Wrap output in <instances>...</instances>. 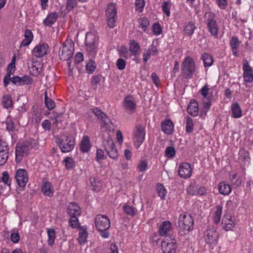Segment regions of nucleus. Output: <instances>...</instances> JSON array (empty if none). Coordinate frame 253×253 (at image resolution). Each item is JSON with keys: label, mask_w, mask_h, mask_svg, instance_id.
<instances>
[{"label": "nucleus", "mask_w": 253, "mask_h": 253, "mask_svg": "<svg viewBox=\"0 0 253 253\" xmlns=\"http://www.w3.org/2000/svg\"><path fill=\"white\" fill-rule=\"evenodd\" d=\"M94 225L97 230L100 232V236L103 238H108L110 233L108 231L110 227V221L105 215H97L94 220Z\"/></svg>", "instance_id": "f257e3e1"}, {"label": "nucleus", "mask_w": 253, "mask_h": 253, "mask_svg": "<svg viewBox=\"0 0 253 253\" xmlns=\"http://www.w3.org/2000/svg\"><path fill=\"white\" fill-rule=\"evenodd\" d=\"M178 233L182 236L192 231L194 228V219L190 214H181L178 221Z\"/></svg>", "instance_id": "f03ea898"}, {"label": "nucleus", "mask_w": 253, "mask_h": 253, "mask_svg": "<svg viewBox=\"0 0 253 253\" xmlns=\"http://www.w3.org/2000/svg\"><path fill=\"white\" fill-rule=\"evenodd\" d=\"M74 51V42L72 40H66L59 49V58L63 61H68L73 57Z\"/></svg>", "instance_id": "7ed1b4c3"}, {"label": "nucleus", "mask_w": 253, "mask_h": 253, "mask_svg": "<svg viewBox=\"0 0 253 253\" xmlns=\"http://www.w3.org/2000/svg\"><path fill=\"white\" fill-rule=\"evenodd\" d=\"M205 17L208 31L212 36L217 38L219 27L215 20L214 13L212 12H207L205 14Z\"/></svg>", "instance_id": "20e7f679"}, {"label": "nucleus", "mask_w": 253, "mask_h": 253, "mask_svg": "<svg viewBox=\"0 0 253 253\" xmlns=\"http://www.w3.org/2000/svg\"><path fill=\"white\" fill-rule=\"evenodd\" d=\"M55 142L58 143L61 151L63 153L71 151L75 145V140L71 136L64 135L61 138H55Z\"/></svg>", "instance_id": "39448f33"}, {"label": "nucleus", "mask_w": 253, "mask_h": 253, "mask_svg": "<svg viewBox=\"0 0 253 253\" xmlns=\"http://www.w3.org/2000/svg\"><path fill=\"white\" fill-rule=\"evenodd\" d=\"M181 73L185 79L192 77L195 70V64L193 59L190 57H186L181 65Z\"/></svg>", "instance_id": "423d86ee"}, {"label": "nucleus", "mask_w": 253, "mask_h": 253, "mask_svg": "<svg viewBox=\"0 0 253 253\" xmlns=\"http://www.w3.org/2000/svg\"><path fill=\"white\" fill-rule=\"evenodd\" d=\"M98 38L97 36L92 33L86 34L85 43L86 49L90 54L94 55L96 53L98 48Z\"/></svg>", "instance_id": "0eeeda50"}, {"label": "nucleus", "mask_w": 253, "mask_h": 253, "mask_svg": "<svg viewBox=\"0 0 253 253\" xmlns=\"http://www.w3.org/2000/svg\"><path fill=\"white\" fill-rule=\"evenodd\" d=\"M107 24L109 27L114 28L117 19L116 6L114 3H109L106 10Z\"/></svg>", "instance_id": "6e6552de"}, {"label": "nucleus", "mask_w": 253, "mask_h": 253, "mask_svg": "<svg viewBox=\"0 0 253 253\" xmlns=\"http://www.w3.org/2000/svg\"><path fill=\"white\" fill-rule=\"evenodd\" d=\"M145 136L144 127L140 125L135 126L133 132V141L136 148H138L143 142Z\"/></svg>", "instance_id": "1a4fd4ad"}, {"label": "nucleus", "mask_w": 253, "mask_h": 253, "mask_svg": "<svg viewBox=\"0 0 253 253\" xmlns=\"http://www.w3.org/2000/svg\"><path fill=\"white\" fill-rule=\"evenodd\" d=\"M9 146L4 140L0 139V166L4 165L9 155Z\"/></svg>", "instance_id": "9d476101"}, {"label": "nucleus", "mask_w": 253, "mask_h": 253, "mask_svg": "<svg viewBox=\"0 0 253 253\" xmlns=\"http://www.w3.org/2000/svg\"><path fill=\"white\" fill-rule=\"evenodd\" d=\"M171 241H163L161 243L162 250L164 253H175L177 249L176 243L174 238L171 236Z\"/></svg>", "instance_id": "9b49d317"}, {"label": "nucleus", "mask_w": 253, "mask_h": 253, "mask_svg": "<svg viewBox=\"0 0 253 253\" xmlns=\"http://www.w3.org/2000/svg\"><path fill=\"white\" fill-rule=\"evenodd\" d=\"M204 237L207 244H215L217 242L218 235L214 227H209L205 232Z\"/></svg>", "instance_id": "f8f14e48"}, {"label": "nucleus", "mask_w": 253, "mask_h": 253, "mask_svg": "<svg viewBox=\"0 0 253 253\" xmlns=\"http://www.w3.org/2000/svg\"><path fill=\"white\" fill-rule=\"evenodd\" d=\"M15 178L19 187H25L28 181L27 170L25 169H17L15 173Z\"/></svg>", "instance_id": "ddd939ff"}, {"label": "nucleus", "mask_w": 253, "mask_h": 253, "mask_svg": "<svg viewBox=\"0 0 253 253\" xmlns=\"http://www.w3.org/2000/svg\"><path fill=\"white\" fill-rule=\"evenodd\" d=\"M243 70L244 71L243 77L244 81L247 83H252L253 82V70L246 59L243 61Z\"/></svg>", "instance_id": "4468645a"}, {"label": "nucleus", "mask_w": 253, "mask_h": 253, "mask_svg": "<svg viewBox=\"0 0 253 253\" xmlns=\"http://www.w3.org/2000/svg\"><path fill=\"white\" fill-rule=\"evenodd\" d=\"M123 106L126 112L133 114L136 110V104L134 98L132 95H127L124 99Z\"/></svg>", "instance_id": "2eb2a0df"}, {"label": "nucleus", "mask_w": 253, "mask_h": 253, "mask_svg": "<svg viewBox=\"0 0 253 253\" xmlns=\"http://www.w3.org/2000/svg\"><path fill=\"white\" fill-rule=\"evenodd\" d=\"M192 174V169L189 164L183 163L180 164L178 167V174L183 178H189Z\"/></svg>", "instance_id": "dca6fc26"}, {"label": "nucleus", "mask_w": 253, "mask_h": 253, "mask_svg": "<svg viewBox=\"0 0 253 253\" xmlns=\"http://www.w3.org/2000/svg\"><path fill=\"white\" fill-rule=\"evenodd\" d=\"M172 231V223L169 221H163L159 227V232L161 236H171L170 233Z\"/></svg>", "instance_id": "f3484780"}, {"label": "nucleus", "mask_w": 253, "mask_h": 253, "mask_svg": "<svg viewBox=\"0 0 253 253\" xmlns=\"http://www.w3.org/2000/svg\"><path fill=\"white\" fill-rule=\"evenodd\" d=\"M92 112L102 121L104 127H110V125H112V122L104 112L97 108L93 109Z\"/></svg>", "instance_id": "a211bd4d"}, {"label": "nucleus", "mask_w": 253, "mask_h": 253, "mask_svg": "<svg viewBox=\"0 0 253 253\" xmlns=\"http://www.w3.org/2000/svg\"><path fill=\"white\" fill-rule=\"evenodd\" d=\"M222 228L226 231L231 230L235 225L234 218L230 214H225L221 222Z\"/></svg>", "instance_id": "6ab92c4d"}, {"label": "nucleus", "mask_w": 253, "mask_h": 253, "mask_svg": "<svg viewBox=\"0 0 253 253\" xmlns=\"http://www.w3.org/2000/svg\"><path fill=\"white\" fill-rule=\"evenodd\" d=\"M48 46L46 44H42L36 46L33 51L32 55L36 58H41L47 54Z\"/></svg>", "instance_id": "aec40b11"}, {"label": "nucleus", "mask_w": 253, "mask_h": 253, "mask_svg": "<svg viewBox=\"0 0 253 253\" xmlns=\"http://www.w3.org/2000/svg\"><path fill=\"white\" fill-rule=\"evenodd\" d=\"M174 125L170 119H166L161 123V129L167 134H171L173 131Z\"/></svg>", "instance_id": "412c9836"}, {"label": "nucleus", "mask_w": 253, "mask_h": 253, "mask_svg": "<svg viewBox=\"0 0 253 253\" xmlns=\"http://www.w3.org/2000/svg\"><path fill=\"white\" fill-rule=\"evenodd\" d=\"M91 149V143L89 137L84 135L83 137L80 144V149L83 153H88Z\"/></svg>", "instance_id": "4be33fe9"}, {"label": "nucleus", "mask_w": 253, "mask_h": 253, "mask_svg": "<svg viewBox=\"0 0 253 253\" xmlns=\"http://www.w3.org/2000/svg\"><path fill=\"white\" fill-rule=\"evenodd\" d=\"M67 212L70 216H80L81 208L76 203H71L68 207Z\"/></svg>", "instance_id": "5701e85b"}, {"label": "nucleus", "mask_w": 253, "mask_h": 253, "mask_svg": "<svg viewBox=\"0 0 253 253\" xmlns=\"http://www.w3.org/2000/svg\"><path fill=\"white\" fill-rule=\"evenodd\" d=\"M139 44L134 40H130L129 43V51L132 56H137L140 53Z\"/></svg>", "instance_id": "b1692460"}, {"label": "nucleus", "mask_w": 253, "mask_h": 253, "mask_svg": "<svg viewBox=\"0 0 253 253\" xmlns=\"http://www.w3.org/2000/svg\"><path fill=\"white\" fill-rule=\"evenodd\" d=\"M24 40L20 43V47L26 46L29 45L33 41L34 36L30 29H26L24 34Z\"/></svg>", "instance_id": "393cba45"}, {"label": "nucleus", "mask_w": 253, "mask_h": 253, "mask_svg": "<svg viewBox=\"0 0 253 253\" xmlns=\"http://www.w3.org/2000/svg\"><path fill=\"white\" fill-rule=\"evenodd\" d=\"M196 28L195 23L193 21H189L185 23L184 28L183 32L184 34L191 37L194 34V31Z\"/></svg>", "instance_id": "a878e982"}, {"label": "nucleus", "mask_w": 253, "mask_h": 253, "mask_svg": "<svg viewBox=\"0 0 253 253\" xmlns=\"http://www.w3.org/2000/svg\"><path fill=\"white\" fill-rule=\"evenodd\" d=\"M58 14L56 12H51L48 14L46 18L43 20L44 25L47 27H51L57 20Z\"/></svg>", "instance_id": "bb28decb"}, {"label": "nucleus", "mask_w": 253, "mask_h": 253, "mask_svg": "<svg viewBox=\"0 0 253 253\" xmlns=\"http://www.w3.org/2000/svg\"><path fill=\"white\" fill-rule=\"evenodd\" d=\"M1 104L5 109L13 108V103L11 96L9 94H4L2 98Z\"/></svg>", "instance_id": "cd10ccee"}, {"label": "nucleus", "mask_w": 253, "mask_h": 253, "mask_svg": "<svg viewBox=\"0 0 253 253\" xmlns=\"http://www.w3.org/2000/svg\"><path fill=\"white\" fill-rule=\"evenodd\" d=\"M231 116L234 118H239L242 116V111L237 102L232 104L231 106Z\"/></svg>", "instance_id": "c85d7f7f"}, {"label": "nucleus", "mask_w": 253, "mask_h": 253, "mask_svg": "<svg viewBox=\"0 0 253 253\" xmlns=\"http://www.w3.org/2000/svg\"><path fill=\"white\" fill-rule=\"evenodd\" d=\"M198 110L199 108L197 102L193 100H191L187 109L188 114L190 115L196 116L198 114Z\"/></svg>", "instance_id": "c756f323"}, {"label": "nucleus", "mask_w": 253, "mask_h": 253, "mask_svg": "<svg viewBox=\"0 0 253 253\" xmlns=\"http://www.w3.org/2000/svg\"><path fill=\"white\" fill-rule=\"evenodd\" d=\"M240 45V42L237 37H232L230 41V45L233 54L235 56H238V47Z\"/></svg>", "instance_id": "7c9ffc66"}, {"label": "nucleus", "mask_w": 253, "mask_h": 253, "mask_svg": "<svg viewBox=\"0 0 253 253\" xmlns=\"http://www.w3.org/2000/svg\"><path fill=\"white\" fill-rule=\"evenodd\" d=\"M29 151V149L24 146L23 143L19 144L16 147L15 150L16 160H17L18 157H21L25 155H27Z\"/></svg>", "instance_id": "2f4dec72"}, {"label": "nucleus", "mask_w": 253, "mask_h": 253, "mask_svg": "<svg viewBox=\"0 0 253 253\" xmlns=\"http://www.w3.org/2000/svg\"><path fill=\"white\" fill-rule=\"evenodd\" d=\"M88 236L87 229L84 226H82L79 229L78 242L81 245L84 244L86 242V238Z\"/></svg>", "instance_id": "473e14b6"}, {"label": "nucleus", "mask_w": 253, "mask_h": 253, "mask_svg": "<svg viewBox=\"0 0 253 253\" xmlns=\"http://www.w3.org/2000/svg\"><path fill=\"white\" fill-rule=\"evenodd\" d=\"M218 188L219 193L223 195H228L231 191L230 185L225 182L220 183Z\"/></svg>", "instance_id": "72a5a7b5"}, {"label": "nucleus", "mask_w": 253, "mask_h": 253, "mask_svg": "<svg viewBox=\"0 0 253 253\" xmlns=\"http://www.w3.org/2000/svg\"><path fill=\"white\" fill-rule=\"evenodd\" d=\"M0 182H2L5 186H7L8 190L9 191L11 189V179L8 171H4L2 173L0 180Z\"/></svg>", "instance_id": "f704fd0d"}, {"label": "nucleus", "mask_w": 253, "mask_h": 253, "mask_svg": "<svg viewBox=\"0 0 253 253\" xmlns=\"http://www.w3.org/2000/svg\"><path fill=\"white\" fill-rule=\"evenodd\" d=\"M48 236V245L50 246H52L55 243V239L56 238V234L55 230L53 228L48 229L47 230Z\"/></svg>", "instance_id": "c9c22d12"}, {"label": "nucleus", "mask_w": 253, "mask_h": 253, "mask_svg": "<svg viewBox=\"0 0 253 253\" xmlns=\"http://www.w3.org/2000/svg\"><path fill=\"white\" fill-rule=\"evenodd\" d=\"M63 163L65 164L66 168L68 170L73 169L76 165L75 161L70 157H65L63 161Z\"/></svg>", "instance_id": "e433bc0d"}, {"label": "nucleus", "mask_w": 253, "mask_h": 253, "mask_svg": "<svg viewBox=\"0 0 253 253\" xmlns=\"http://www.w3.org/2000/svg\"><path fill=\"white\" fill-rule=\"evenodd\" d=\"M44 103L47 108L49 110H53L55 106L54 102L47 96V91H45L44 92Z\"/></svg>", "instance_id": "4c0bfd02"}, {"label": "nucleus", "mask_w": 253, "mask_h": 253, "mask_svg": "<svg viewBox=\"0 0 253 253\" xmlns=\"http://www.w3.org/2000/svg\"><path fill=\"white\" fill-rule=\"evenodd\" d=\"M239 160L241 162H244L245 164L249 163V155L248 152L245 149H241L239 152Z\"/></svg>", "instance_id": "58836bf2"}, {"label": "nucleus", "mask_w": 253, "mask_h": 253, "mask_svg": "<svg viewBox=\"0 0 253 253\" xmlns=\"http://www.w3.org/2000/svg\"><path fill=\"white\" fill-rule=\"evenodd\" d=\"M222 211V206L220 205L216 206V211L213 215V221L215 223L218 224L220 222Z\"/></svg>", "instance_id": "ea45409f"}, {"label": "nucleus", "mask_w": 253, "mask_h": 253, "mask_svg": "<svg viewBox=\"0 0 253 253\" xmlns=\"http://www.w3.org/2000/svg\"><path fill=\"white\" fill-rule=\"evenodd\" d=\"M123 211L127 215L134 216L137 211L135 208L127 205L123 206Z\"/></svg>", "instance_id": "a19ab883"}, {"label": "nucleus", "mask_w": 253, "mask_h": 253, "mask_svg": "<svg viewBox=\"0 0 253 253\" xmlns=\"http://www.w3.org/2000/svg\"><path fill=\"white\" fill-rule=\"evenodd\" d=\"M23 143L24 146L29 149V150L32 148H36L38 145V142L36 140L32 138L27 139Z\"/></svg>", "instance_id": "79ce46f5"}, {"label": "nucleus", "mask_w": 253, "mask_h": 253, "mask_svg": "<svg viewBox=\"0 0 253 253\" xmlns=\"http://www.w3.org/2000/svg\"><path fill=\"white\" fill-rule=\"evenodd\" d=\"M202 58L203 60L204 66L205 67H210L212 64L213 60L211 56L209 54H203Z\"/></svg>", "instance_id": "37998d69"}, {"label": "nucleus", "mask_w": 253, "mask_h": 253, "mask_svg": "<svg viewBox=\"0 0 253 253\" xmlns=\"http://www.w3.org/2000/svg\"><path fill=\"white\" fill-rule=\"evenodd\" d=\"M51 183L48 181H46L44 182L42 186V191L44 195L49 196L51 193Z\"/></svg>", "instance_id": "c03bdc74"}, {"label": "nucleus", "mask_w": 253, "mask_h": 253, "mask_svg": "<svg viewBox=\"0 0 253 253\" xmlns=\"http://www.w3.org/2000/svg\"><path fill=\"white\" fill-rule=\"evenodd\" d=\"M103 145L105 151L115 146V144L112 139L109 136L107 137L103 141Z\"/></svg>", "instance_id": "a18cd8bd"}, {"label": "nucleus", "mask_w": 253, "mask_h": 253, "mask_svg": "<svg viewBox=\"0 0 253 253\" xmlns=\"http://www.w3.org/2000/svg\"><path fill=\"white\" fill-rule=\"evenodd\" d=\"M162 236L160 234L159 232H155L150 237L151 243L153 246H157L160 240L161 237Z\"/></svg>", "instance_id": "49530a36"}, {"label": "nucleus", "mask_w": 253, "mask_h": 253, "mask_svg": "<svg viewBox=\"0 0 253 253\" xmlns=\"http://www.w3.org/2000/svg\"><path fill=\"white\" fill-rule=\"evenodd\" d=\"M157 191L158 196L162 199H164L166 197L167 192L164 186L161 184H158L157 185Z\"/></svg>", "instance_id": "de8ad7c7"}, {"label": "nucleus", "mask_w": 253, "mask_h": 253, "mask_svg": "<svg viewBox=\"0 0 253 253\" xmlns=\"http://www.w3.org/2000/svg\"><path fill=\"white\" fill-rule=\"evenodd\" d=\"M193 126L194 124L193 119L189 117H187L185 127L186 131L188 133L192 132L193 130Z\"/></svg>", "instance_id": "09e8293b"}, {"label": "nucleus", "mask_w": 253, "mask_h": 253, "mask_svg": "<svg viewBox=\"0 0 253 253\" xmlns=\"http://www.w3.org/2000/svg\"><path fill=\"white\" fill-rule=\"evenodd\" d=\"M78 216H70V218L69 220V224L72 228L75 229L79 227L80 223L78 218Z\"/></svg>", "instance_id": "8fccbe9b"}, {"label": "nucleus", "mask_w": 253, "mask_h": 253, "mask_svg": "<svg viewBox=\"0 0 253 253\" xmlns=\"http://www.w3.org/2000/svg\"><path fill=\"white\" fill-rule=\"evenodd\" d=\"M109 157L113 159H116L118 157V151L115 146L110 148L106 151Z\"/></svg>", "instance_id": "3c124183"}, {"label": "nucleus", "mask_w": 253, "mask_h": 253, "mask_svg": "<svg viewBox=\"0 0 253 253\" xmlns=\"http://www.w3.org/2000/svg\"><path fill=\"white\" fill-rule=\"evenodd\" d=\"M198 185L195 183L191 184L187 188V192L190 195H197Z\"/></svg>", "instance_id": "603ef678"}, {"label": "nucleus", "mask_w": 253, "mask_h": 253, "mask_svg": "<svg viewBox=\"0 0 253 253\" xmlns=\"http://www.w3.org/2000/svg\"><path fill=\"white\" fill-rule=\"evenodd\" d=\"M162 9L163 13L167 16L170 15V6L169 1H164L162 4Z\"/></svg>", "instance_id": "864d4df0"}, {"label": "nucleus", "mask_w": 253, "mask_h": 253, "mask_svg": "<svg viewBox=\"0 0 253 253\" xmlns=\"http://www.w3.org/2000/svg\"><path fill=\"white\" fill-rule=\"evenodd\" d=\"M165 156L167 158H172L175 155V150L173 147H168L165 151Z\"/></svg>", "instance_id": "5fc2aeb1"}, {"label": "nucleus", "mask_w": 253, "mask_h": 253, "mask_svg": "<svg viewBox=\"0 0 253 253\" xmlns=\"http://www.w3.org/2000/svg\"><path fill=\"white\" fill-rule=\"evenodd\" d=\"M149 25V21L146 17H143L141 19L139 24V28H141L144 32H146L148 26Z\"/></svg>", "instance_id": "6e6d98bb"}, {"label": "nucleus", "mask_w": 253, "mask_h": 253, "mask_svg": "<svg viewBox=\"0 0 253 253\" xmlns=\"http://www.w3.org/2000/svg\"><path fill=\"white\" fill-rule=\"evenodd\" d=\"M135 10L138 12H142L145 6V1L144 0H136L135 2Z\"/></svg>", "instance_id": "4d7b16f0"}, {"label": "nucleus", "mask_w": 253, "mask_h": 253, "mask_svg": "<svg viewBox=\"0 0 253 253\" xmlns=\"http://www.w3.org/2000/svg\"><path fill=\"white\" fill-rule=\"evenodd\" d=\"M33 120L37 124L40 123L42 120V114L37 109H34L33 112Z\"/></svg>", "instance_id": "13d9d810"}, {"label": "nucleus", "mask_w": 253, "mask_h": 253, "mask_svg": "<svg viewBox=\"0 0 253 253\" xmlns=\"http://www.w3.org/2000/svg\"><path fill=\"white\" fill-rule=\"evenodd\" d=\"M152 31L153 33L158 36L160 35L162 32V30L159 23H155L152 25Z\"/></svg>", "instance_id": "bf43d9fd"}, {"label": "nucleus", "mask_w": 253, "mask_h": 253, "mask_svg": "<svg viewBox=\"0 0 253 253\" xmlns=\"http://www.w3.org/2000/svg\"><path fill=\"white\" fill-rule=\"evenodd\" d=\"M116 66L120 70H123L125 69L126 66V62L122 58H119L116 63Z\"/></svg>", "instance_id": "052dcab7"}, {"label": "nucleus", "mask_w": 253, "mask_h": 253, "mask_svg": "<svg viewBox=\"0 0 253 253\" xmlns=\"http://www.w3.org/2000/svg\"><path fill=\"white\" fill-rule=\"evenodd\" d=\"M20 80L21 85L30 84L33 82L32 78L27 75L20 77Z\"/></svg>", "instance_id": "680f3d73"}, {"label": "nucleus", "mask_w": 253, "mask_h": 253, "mask_svg": "<svg viewBox=\"0 0 253 253\" xmlns=\"http://www.w3.org/2000/svg\"><path fill=\"white\" fill-rule=\"evenodd\" d=\"M77 5V0H67L66 9L68 11L72 10Z\"/></svg>", "instance_id": "e2e57ef3"}, {"label": "nucleus", "mask_w": 253, "mask_h": 253, "mask_svg": "<svg viewBox=\"0 0 253 253\" xmlns=\"http://www.w3.org/2000/svg\"><path fill=\"white\" fill-rule=\"evenodd\" d=\"M105 158L104 152L101 149H97L96 154V161L99 162L101 160H103Z\"/></svg>", "instance_id": "0e129e2a"}, {"label": "nucleus", "mask_w": 253, "mask_h": 253, "mask_svg": "<svg viewBox=\"0 0 253 253\" xmlns=\"http://www.w3.org/2000/svg\"><path fill=\"white\" fill-rule=\"evenodd\" d=\"M148 168V163L146 160L141 161L138 165V169L141 172L146 171Z\"/></svg>", "instance_id": "69168bd1"}, {"label": "nucleus", "mask_w": 253, "mask_h": 253, "mask_svg": "<svg viewBox=\"0 0 253 253\" xmlns=\"http://www.w3.org/2000/svg\"><path fill=\"white\" fill-rule=\"evenodd\" d=\"M6 128L8 131H14L15 129V125L11 120H7L6 122Z\"/></svg>", "instance_id": "338daca9"}, {"label": "nucleus", "mask_w": 253, "mask_h": 253, "mask_svg": "<svg viewBox=\"0 0 253 253\" xmlns=\"http://www.w3.org/2000/svg\"><path fill=\"white\" fill-rule=\"evenodd\" d=\"M94 62L90 60L86 65V69L88 73H92L95 69V66L94 65Z\"/></svg>", "instance_id": "774afa93"}]
</instances>
